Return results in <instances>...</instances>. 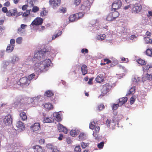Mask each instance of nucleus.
<instances>
[{
  "instance_id": "nucleus-1",
  "label": "nucleus",
  "mask_w": 152,
  "mask_h": 152,
  "mask_svg": "<svg viewBox=\"0 0 152 152\" xmlns=\"http://www.w3.org/2000/svg\"><path fill=\"white\" fill-rule=\"evenodd\" d=\"M51 62L50 59H46L45 60L40 63H37L36 66L37 67L40 71L44 72L47 71L49 66H50Z\"/></svg>"
},
{
  "instance_id": "nucleus-2",
  "label": "nucleus",
  "mask_w": 152,
  "mask_h": 152,
  "mask_svg": "<svg viewBox=\"0 0 152 152\" xmlns=\"http://www.w3.org/2000/svg\"><path fill=\"white\" fill-rule=\"evenodd\" d=\"M91 5V3L89 1H85L81 5L80 9L83 11L84 13H87L90 10Z\"/></svg>"
},
{
  "instance_id": "nucleus-3",
  "label": "nucleus",
  "mask_w": 152,
  "mask_h": 152,
  "mask_svg": "<svg viewBox=\"0 0 152 152\" xmlns=\"http://www.w3.org/2000/svg\"><path fill=\"white\" fill-rule=\"evenodd\" d=\"M46 52V50L45 51L40 50L34 54L33 60L34 61L36 60L37 61V60L40 61L43 59L44 58L45 54Z\"/></svg>"
},
{
  "instance_id": "nucleus-4",
  "label": "nucleus",
  "mask_w": 152,
  "mask_h": 152,
  "mask_svg": "<svg viewBox=\"0 0 152 152\" xmlns=\"http://www.w3.org/2000/svg\"><path fill=\"white\" fill-rule=\"evenodd\" d=\"M112 88V86L109 83H106L104 85L101 89V95L104 96L107 94Z\"/></svg>"
},
{
  "instance_id": "nucleus-5",
  "label": "nucleus",
  "mask_w": 152,
  "mask_h": 152,
  "mask_svg": "<svg viewBox=\"0 0 152 152\" xmlns=\"http://www.w3.org/2000/svg\"><path fill=\"white\" fill-rule=\"evenodd\" d=\"M22 14L23 12H18L17 9L15 8L8 10V12L6 13V15L8 17H13L15 16L18 17L22 15Z\"/></svg>"
},
{
  "instance_id": "nucleus-6",
  "label": "nucleus",
  "mask_w": 152,
  "mask_h": 152,
  "mask_svg": "<svg viewBox=\"0 0 152 152\" xmlns=\"http://www.w3.org/2000/svg\"><path fill=\"white\" fill-rule=\"evenodd\" d=\"M61 0H49V4L50 7L54 9H56L60 5Z\"/></svg>"
},
{
  "instance_id": "nucleus-7",
  "label": "nucleus",
  "mask_w": 152,
  "mask_h": 152,
  "mask_svg": "<svg viewBox=\"0 0 152 152\" xmlns=\"http://www.w3.org/2000/svg\"><path fill=\"white\" fill-rule=\"evenodd\" d=\"M142 9V6L138 3H136L132 5V13H137L139 12Z\"/></svg>"
},
{
  "instance_id": "nucleus-8",
  "label": "nucleus",
  "mask_w": 152,
  "mask_h": 152,
  "mask_svg": "<svg viewBox=\"0 0 152 152\" xmlns=\"http://www.w3.org/2000/svg\"><path fill=\"white\" fill-rule=\"evenodd\" d=\"M122 3L120 0H115L112 4V7L114 11L120 8L121 7Z\"/></svg>"
},
{
  "instance_id": "nucleus-9",
  "label": "nucleus",
  "mask_w": 152,
  "mask_h": 152,
  "mask_svg": "<svg viewBox=\"0 0 152 152\" xmlns=\"http://www.w3.org/2000/svg\"><path fill=\"white\" fill-rule=\"evenodd\" d=\"M19 82L21 86H27L30 83L29 80H28V78L26 77H23L20 78L19 80Z\"/></svg>"
},
{
  "instance_id": "nucleus-10",
  "label": "nucleus",
  "mask_w": 152,
  "mask_h": 152,
  "mask_svg": "<svg viewBox=\"0 0 152 152\" xmlns=\"http://www.w3.org/2000/svg\"><path fill=\"white\" fill-rule=\"evenodd\" d=\"M12 118L11 115H6L4 119V123L6 125H10L12 124Z\"/></svg>"
},
{
  "instance_id": "nucleus-11",
  "label": "nucleus",
  "mask_w": 152,
  "mask_h": 152,
  "mask_svg": "<svg viewBox=\"0 0 152 152\" xmlns=\"http://www.w3.org/2000/svg\"><path fill=\"white\" fill-rule=\"evenodd\" d=\"M116 122L115 120L113 119L112 120L107 119L106 121V124L108 127L112 128L113 129L116 125Z\"/></svg>"
},
{
  "instance_id": "nucleus-12",
  "label": "nucleus",
  "mask_w": 152,
  "mask_h": 152,
  "mask_svg": "<svg viewBox=\"0 0 152 152\" xmlns=\"http://www.w3.org/2000/svg\"><path fill=\"white\" fill-rule=\"evenodd\" d=\"M43 20L40 18H37L34 20L32 23L33 25H41L43 23Z\"/></svg>"
},
{
  "instance_id": "nucleus-13",
  "label": "nucleus",
  "mask_w": 152,
  "mask_h": 152,
  "mask_svg": "<svg viewBox=\"0 0 152 152\" xmlns=\"http://www.w3.org/2000/svg\"><path fill=\"white\" fill-rule=\"evenodd\" d=\"M32 148L35 150L36 152H45L44 148L40 145H37L33 146Z\"/></svg>"
},
{
  "instance_id": "nucleus-14",
  "label": "nucleus",
  "mask_w": 152,
  "mask_h": 152,
  "mask_svg": "<svg viewBox=\"0 0 152 152\" xmlns=\"http://www.w3.org/2000/svg\"><path fill=\"white\" fill-rule=\"evenodd\" d=\"M58 128L59 131L60 132H63L65 134H67V133L68 130L66 127L60 124H58Z\"/></svg>"
},
{
  "instance_id": "nucleus-15",
  "label": "nucleus",
  "mask_w": 152,
  "mask_h": 152,
  "mask_svg": "<svg viewBox=\"0 0 152 152\" xmlns=\"http://www.w3.org/2000/svg\"><path fill=\"white\" fill-rule=\"evenodd\" d=\"M43 106L46 111H49L53 109V105L50 103H45Z\"/></svg>"
},
{
  "instance_id": "nucleus-16",
  "label": "nucleus",
  "mask_w": 152,
  "mask_h": 152,
  "mask_svg": "<svg viewBox=\"0 0 152 152\" xmlns=\"http://www.w3.org/2000/svg\"><path fill=\"white\" fill-rule=\"evenodd\" d=\"M30 128L34 132L37 131L40 128V124L39 123H35L31 126Z\"/></svg>"
},
{
  "instance_id": "nucleus-17",
  "label": "nucleus",
  "mask_w": 152,
  "mask_h": 152,
  "mask_svg": "<svg viewBox=\"0 0 152 152\" xmlns=\"http://www.w3.org/2000/svg\"><path fill=\"white\" fill-rule=\"evenodd\" d=\"M94 130L93 132V136L95 137L96 139L98 137V134L100 130V127L99 126H96L95 127L94 129Z\"/></svg>"
},
{
  "instance_id": "nucleus-18",
  "label": "nucleus",
  "mask_w": 152,
  "mask_h": 152,
  "mask_svg": "<svg viewBox=\"0 0 152 152\" xmlns=\"http://www.w3.org/2000/svg\"><path fill=\"white\" fill-rule=\"evenodd\" d=\"M142 80L143 81L148 80L149 81H152V75L147 73L145 76L142 77Z\"/></svg>"
},
{
  "instance_id": "nucleus-19",
  "label": "nucleus",
  "mask_w": 152,
  "mask_h": 152,
  "mask_svg": "<svg viewBox=\"0 0 152 152\" xmlns=\"http://www.w3.org/2000/svg\"><path fill=\"white\" fill-rule=\"evenodd\" d=\"M16 125L19 129L23 130L25 129L24 124L20 121H18L16 124Z\"/></svg>"
},
{
  "instance_id": "nucleus-20",
  "label": "nucleus",
  "mask_w": 152,
  "mask_h": 152,
  "mask_svg": "<svg viewBox=\"0 0 152 152\" xmlns=\"http://www.w3.org/2000/svg\"><path fill=\"white\" fill-rule=\"evenodd\" d=\"M96 81L99 83H101L104 80V76L103 74L98 75L96 79Z\"/></svg>"
},
{
  "instance_id": "nucleus-21",
  "label": "nucleus",
  "mask_w": 152,
  "mask_h": 152,
  "mask_svg": "<svg viewBox=\"0 0 152 152\" xmlns=\"http://www.w3.org/2000/svg\"><path fill=\"white\" fill-rule=\"evenodd\" d=\"M53 117L56 120L58 121H60L61 120V115L58 113H53Z\"/></svg>"
},
{
  "instance_id": "nucleus-22",
  "label": "nucleus",
  "mask_w": 152,
  "mask_h": 152,
  "mask_svg": "<svg viewBox=\"0 0 152 152\" xmlns=\"http://www.w3.org/2000/svg\"><path fill=\"white\" fill-rule=\"evenodd\" d=\"M15 46V45L9 44L7 46L6 51L8 53L11 52L13 50Z\"/></svg>"
},
{
  "instance_id": "nucleus-23",
  "label": "nucleus",
  "mask_w": 152,
  "mask_h": 152,
  "mask_svg": "<svg viewBox=\"0 0 152 152\" xmlns=\"http://www.w3.org/2000/svg\"><path fill=\"white\" fill-rule=\"evenodd\" d=\"M81 71L82 74L83 75H85L87 73V66L84 64L82 65L81 67Z\"/></svg>"
},
{
  "instance_id": "nucleus-24",
  "label": "nucleus",
  "mask_w": 152,
  "mask_h": 152,
  "mask_svg": "<svg viewBox=\"0 0 152 152\" xmlns=\"http://www.w3.org/2000/svg\"><path fill=\"white\" fill-rule=\"evenodd\" d=\"M127 97H123L119 99V104L121 105H122L126 102L127 101Z\"/></svg>"
},
{
  "instance_id": "nucleus-25",
  "label": "nucleus",
  "mask_w": 152,
  "mask_h": 152,
  "mask_svg": "<svg viewBox=\"0 0 152 152\" xmlns=\"http://www.w3.org/2000/svg\"><path fill=\"white\" fill-rule=\"evenodd\" d=\"M23 100L25 102V103L26 104H33L32 98H25L23 99Z\"/></svg>"
},
{
  "instance_id": "nucleus-26",
  "label": "nucleus",
  "mask_w": 152,
  "mask_h": 152,
  "mask_svg": "<svg viewBox=\"0 0 152 152\" xmlns=\"http://www.w3.org/2000/svg\"><path fill=\"white\" fill-rule=\"evenodd\" d=\"M54 120L50 117H45L43 119V122L44 123H51Z\"/></svg>"
},
{
  "instance_id": "nucleus-27",
  "label": "nucleus",
  "mask_w": 152,
  "mask_h": 152,
  "mask_svg": "<svg viewBox=\"0 0 152 152\" xmlns=\"http://www.w3.org/2000/svg\"><path fill=\"white\" fill-rule=\"evenodd\" d=\"M20 116L21 119L23 121H25L27 119V117L26 113L22 112L20 113Z\"/></svg>"
},
{
  "instance_id": "nucleus-28",
  "label": "nucleus",
  "mask_w": 152,
  "mask_h": 152,
  "mask_svg": "<svg viewBox=\"0 0 152 152\" xmlns=\"http://www.w3.org/2000/svg\"><path fill=\"white\" fill-rule=\"evenodd\" d=\"M69 21L71 22L77 20L75 14L71 15L69 17Z\"/></svg>"
},
{
  "instance_id": "nucleus-29",
  "label": "nucleus",
  "mask_w": 152,
  "mask_h": 152,
  "mask_svg": "<svg viewBox=\"0 0 152 152\" xmlns=\"http://www.w3.org/2000/svg\"><path fill=\"white\" fill-rule=\"evenodd\" d=\"M48 12L45 10V8H44L43 10L40 12V15L42 17H43L46 16L48 14Z\"/></svg>"
},
{
  "instance_id": "nucleus-30",
  "label": "nucleus",
  "mask_w": 152,
  "mask_h": 152,
  "mask_svg": "<svg viewBox=\"0 0 152 152\" xmlns=\"http://www.w3.org/2000/svg\"><path fill=\"white\" fill-rule=\"evenodd\" d=\"M53 93L50 90L46 91L45 94V95L48 97H50L53 95Z\"/></svg>"
},
{
  "instance_id": "nucleus-31",
  "label": "nucleus",
  "mask_w": 152,
  "mask_h": 152,
  "mask_svg": "<svg viewBox=\"0 0 152 152\" xmlns=\"http://www.w3.org/2000/svg\"><path fill=\"white\" fill-rule=\"evenodd\" d=\"M135 87L134 86L132 87L129 90L128 92L126 94V95H129L131 94H133L135 92Z\"/></svg>"
},
{
  "instance_id": "nucleus-32",
  "label": "nucleus",
  "mask_w": 152,
  "mask_h": 152,
  "mask_svg": "<svg viewBox=\"0 0 152 152\" xmlns=\"http://www.w3.org/2000/svg\"><path fill=\"white\" fill-rule=\"evenodd\" d=\"M106 37V35L104 34L99 35L97 37V39L99 40H103Z\"/></svg>"
},
{
  "instance_id": "nucleus-33",
  "label": "nucleus",
  "mask_w": 152,
  "mask_h": 152,
  "mask_svg": "<svg viewBox=\"0 0 152 152\" xmlns=\"http://www.w3.org/2000/svg\"><path fill=\"white\" fill-rule=\"evenodd\" d=\"M106 20L109 21H111L114 20L110 13L107 16Z\"/></svg>"
},
{
  "instance_id": "nucleus-34",
  "label": "nucleus",
  "mask_w": 152,
  "mask_h": 152,
  "mask_svg": "<svg viewBox=\"0 0 152 152\" xmlns=\"http://www.w3.org/2000/svg\"><path fill=\"white\" fill-rule=\"evenodd\" d=\"M112 15L114 19L115 20V18L118 17L119 15V13L117 11H115L113 12L110 13Z\"/></svg>"
},
{
  "instance_id": "nucleus-35",
  "label": "nucleus",
  "mask_w": 152,
  "mask_h": 152,
  "mask_svg": "<svg viewBox=\"0 0 152 152\" xmlns=\"http://www.w3.org/2000/svg\"><path fill=\"white\" fill-rule=\"evenodd\" d=\"M31 11V9H30L28 10H27L23 13V14L22 15V16L23 17H27L30 14V12Z\"/></svg>"
},
{
  "instance_id": "nucleus-36",
  "label": "nucleus",
  "mask_w": 152,
  "mask_h": 152,
  "mask_svg": "<svg viewBox=\"0 0 152 152\" xmlns=\"http://www.w3.org/2000/svg\"><path fill=\"white\" fill-rule=\"evenodd\" d=\"M40 97L39 96L35 97L32 98L33 104L38 103Z\"/></svg>"
},
{
  "instance_id": "nucleus-37",
  "label": "nucleus",
  "mask_w": 152,
  "mask_h": 152,
  "mask_svg": "<svg viewBox=\"0 0 152 152\" xmlns=\"http://www.w3.org/2000/svg\"><path fill=\"white\" fill-rule=\"evenodd\" d=\"M19 58L16 56H13L11 59V62L14 63L16 61H17L19 60Z\"/></svg>"
},
{
  "instance_id": "nucleus-38",
  "label": "nucleus",
  "mask_w": 152,
  "mask_h": 152,
  "mask_svg": "<svg viewBox=\"0 0 152 152\" xmlns=\"http://www.w3.org/2000/svg\"><path fill=\"white\" fill-rule=\"evenodd\" d=\"M75 15L77 20L81 18L83 16V13L81 12L75 14Z\"/></svg>"
},
{
  "instance_id": "nucleus-39",
  "label": "nucleus",
  "mask_w": 152,
  "mask_h": 152,
  "mask_svg": "<svg viewBox=\"0 0 152 152\" xmlns=\"http://www.w3.org/2000/svg\"><path fill=\"white\" fill-rule=\"evenodd\" d=\"M86 135L83 133H81L79 136V138L80 140H83L86 138Z\"/></svg>"
},
{
  "instance_id": "nucleus-40",
  "label": "nucleus",
  "mask_w": 152,
  "mask_h": 152,
  "mask_svg": "<svg viewBox=\"0 0 152 152\" xmlns=\"http://www.w3.org/2000/svg\"><path fill=\"white\" fill-rule=\"evenodd\" d=\"M144 39L146 43L152 44V40L149 37H145Z\"/></svg>"
},
{
  "instance_id": "nucleus-41",
  "label": "nucleus",
  "mask_w": 152,
  "mask_h": 152,
  "mask_svg": "<svg viewBox=\"0 0 152 152\" xmlns=\"http://www.w3.org/2000/svg\"><path fill=\"white\" fill-rule=\"evenodd\" d=\"M146 53L147 55L149 56H151L152 55V49H148L146 51Z\"/></svg>"
},
{
  "instance_id": "nucleus-42",
  "label": "nucleus",
  "mask_w": 152,
  "mask_h": 152,
  "mask_svg": "<svg viewBox=\"0 0 152 152\" xmlns=\"http://www.w3.org/2000/svg\"><path fill=\"white\" fill-rule=\"evenodd\" d=\"M61 34H62L61 31H58V33L56 35H55L53 36L52 39L53 40L55 39L56 37H59V36H60V35H61Z\"/></svg>"
},
{
  "instance_id": "nucleus-43",
  "label": "nucleus",
  "mask_w": 152,
  "mask_h": 152,
  "mask_svg": "<svg viewBox=\"0 0 152 152\" xmlns=\"http://www.w3.org/2000/svg\"><path fill=\"white\" fill-rule=\"evenodd\" d=\"M70 135L72 137L75 136L77 134V132L75 130H72L70 132Z\"/></svg>"
},
{
  "instance_id": "nucleus-44",
  "label": "nucleus",
  "mask_w": 152,
  "mask_h": 152,
  "mask_svg": "<svg viewBox=\"0 0 152 152\" xmlns=\"http://www.w3.org/2000/svg\"><path fill=\"white\" fill-rule=\"evenodd\" d=\"M39 10V8L37 6H33L31 11L34 12L35 13L38 12Z\"/></svg>"
},
{
  "instance_id": "nucleus-45",
  "label": "nucleus",
  "mask_w": 152,
  "mask_h": 152,
  "mask_svg": "<svg viewBox=\"0 0 152 152\" xmlns=\"http://www.w3.org/2000/svg\"><path fill=\"white\" fill-rule=\"evenodd\" d=\"M137 62L141 65H145L146 64L145 61L144 60L141 59H139L137 60Z\"/></svg>"
},
{
  "instance_id": "nucleus-46",
  "label": "nucleus",
  "mask_w": 152,
  "mask_h": 152,
  "mask_svg": "<svg viewBox=\"0 0 152 152\" xmlns=\"http://www.w3.org/2000/svg\"><path fill=\"white\" fill-rule=\"evenodd\" d=\"M35 76V75L34 74H32L31 75H29L28 76V80H29L30 82V81L32 80H34L36 78H35L34 77Z\"/></svg>"
},
{
  "instance_id": "nucleus-47",
  "label": "nucleus",
  "mask_w": 152,
  "mask_h": 152,
  "mask_svg": "<svg viewBox=\"0 0 152 152\" xmlns=\"http://www.w3.org/2000/svg\"><path fill=\"white\" fill-rule=\"evenodd\" d=\"M95 123L94 121L90 123L89 124V127L90 129H94L95 127Z\"/></svg>"
},
{
  "instance_id": "nucleus-48",
  "label": "nucleus",
  "mask_w": 152,
  "mask_h": 152,
  "mask_svg": "<svg viewBox=\"0 0 152 152\" xmlns=\"http://www.w3.org/2000/svg\"><path fill=\"white\" fill-rule=\"evenodd\" d=\"M104 142H102L98 144L97 147L99 149H102L104 145Z\"/></svg>"
},
{
  "instance_id": "nucleus-49",
  "label": "nucleus",
  "mask_w": 152,
  "mask_h": 152,
  "mask_svg": "<svg viewBox=\"0 0 152 152\" xmlns=\"http://www.w3.org/2000/svg\"><path fill=\"white\" fill-rule=\"evenodd\" d=\"M81 151V149L80 146L78 145L75 147L74 150L75 152H80Z\"/></svg>"
},
{
  "instance_id": "nucleus-50",
  "label": "nucleus",
  "mask_w": 152,
  "mask_h": 152,
  "mask_svg": "<svg viewBox=\"0 0 152 152\" xmlns=\"http://www.w3.org/2000/svg\"><path fill=\"white\" fill-rule=\"evenodd\" d=\"M22 41V38L21 37H19L16 39V42L18 44H20Z\"/></svg>"
},
{
  "instance_id": "nucleus-51",
  "label": "nucleus",
  "mask_w": 152,
  "mask_h": 152,
  "mask_svg": "<svg viewBox=\"0 0 152 152\" xmlns=\"http://www.w3.org/2000/svg\"><path fill=\"white\" fill-rule=\"evenodd\" d=\"M81 2V0H74V4L76 6L79 5Z\"/></svg>"
},
{
  "instance_id": "nucleus-52",
  "label": "nucleus",
  "mask_w": 152,
  "mask_h": 152,
  "mask_svg": "<svg viewBox=\"0 0 152 152\" xmlns=\"http://www.w3.org/2000/svg\"><path fill=\"white\" fill-rule=\"evenodd\" d=\"M104 108V106L103 104H102L98 106V110L99 111H101Z\"/></svg>"
},
{
  "instance_id": "nucleus-53",
  "label": "nucleus",
  "mask_w": 152,
  "mask_h": 152,
  "mask_svg": "<svg viewBox=\"0 0 152 152\" xmlns=\"http://www.w3.org/2000/svg\"><path fill=\"white\" fill-rule=\"evenodd\" d=\"M88 145V144L85 143L83 142H82L81 144V147L83 148H85Z\"/></svg>"
},
{
  "instance_id": "nucleus-54",
  "label": "nucleus",
  "mask_w": 152,
  "mask_h": 152,
  "mask_svg": "<svg viewBox=\"0 0 152 152\" xmlns=\"http://www.w3.org/2000/svg\"><path fill=\"white\" fill-rule=\"evenodd\" d=\"M60 10L61 12L65 13L66 11V9L65 7H61L60 8Z\"/></svg>"
},
{
  "instance_id": "nucleus-55",
  "label": "nucleus",
  "mask_w": 152,
  "mask_h": 152,
  "mask_svg": "<svg viewBox=\"0 0 152 152\" xmlns=\"http://www.w3.org/2000/svg\"><path fill=\"white\" fill-rule=\"evenodd\" d=\"M119 106L118 104H114L112 107V109L114 110H116Z\"/></svg>"
},
{
  "instance_id": "nucleus-56",
  "label": "nucleus",
  "mask_w": 152,
  "mask_h": 152,
  "mask_svg": "<svg viewBox=\"0 0 152 152\" xmlns=\"http://www.w3.org/2000/svg\"><path fill=\"white\" fill-rule=\"evenodd\" d=\"M103 60L104 62H106V64H109L111 62V61L108 58H104Z\"/></svg>"
},
{
  "instance_id": "nucleus-57",
  "label": "nucleus",
  "mask_w": 152,
  "mask_h": 152,
  "mask_svg": "<svg viewBox=\"0 0 152 152\" xmlns=\"http://www.w3.org/2000/svg\"><path fill=\"white\" fill-rule=\"evenodd\" d=\"M23 29L21 28H19L18 30V33L20 34H21L23 33Z\"/></svg>"
},
{
  "instance_id": "nucleus-58",
  "label": "nucleus",
  "mask_w": 152,
  "mask_h": 152,
  "mask_svg": "<svg viewBox=\"0 0 152 152\" xmlns=\"http://www.w3.org/2000/svg\"><path fill=\"white\" fill-rule=\"evenodd\" d=\"M1 10L4 13H7V12H8L7 9L6 7H2Z\"/></svg>"
},
{
  "instance_id": "nucleus-59",
  "label": "nucleus",
  "mask_w": 152,
  "mask_h": 152,
  "mask_svg": "<svg viewBox=\"0 0 152 152\" xmlns=\"http://www.w3.org/2000/svg\"><path fill=\"white\" fill-rule=\"evenodd\" d=\"M81 52L82 53H87L88 52V50L87 49H82L81 50Z\"/></svg>"
},
{
  "instance_id": "nucleus-60",
  "label": "nucleus",
  "mask_w": 152,
  "mask_h": 152,
  "mask_svg": "<svg viewBox=\"0 0 152 152\" xmlns=\"http://www.w3.org/2000/svg\"><path fill=\"white\" fill-rule=\"evenodd\" d=\"M28 7V5L25 4L23 5L22 7V10L23 11L26 10L27 8V7Z\"/></svg>"
},
{
  "instance_id": "nucleus-61",
  "label": "nucleus",
  "mask_w": 152,
  "mask_h": 152,
  "mask_svg": "<svg viewBox=\"0 0 152 152\" xmlns=\"http://www.w3.org/2000/svg\"><path fill=\"white\" fill-rule=\"evenodd\" d=\"M135 99L133 97L131 98L130 99V102L131 104H133L135 102Z\"/></svg>"
},
{
  "instance_id": "nucleus-62",
  "label": "nucleus",
  "mask_w": 152,
  "mask_h": 152,
  "mask_svg": "<svg viewBox=\"0 0 152 152\" xmlns=\"http://www.w3.org/2000/svg\"><path fill=\"white\" fill-rule=\"evenodd\" d=\"M47 147L49 149H53V146L51 144H48L46 145Z\"/></svg>"
},
{
  "instance_id": "nucleus-63",
  "label": "nucleus",
  "mask_w": 152,
  "mask_h": 152,
  "mask_svg": "<svg viewBox=\"0 0 152 152\" xmlns=\"http://www.w3.org/2000/svg\"><path fill=\"white\" fill-rule=\"evenodd\" d=\"M94 78L92 77L89 79V80L88 82V83L89 85H91L93 84L92 80H93Z\"/></svg>"
},
{
  "instance_id": "nucleus-64",
  "label": "nucleus",
  "mask_w": 152,
  "mask_h": 152,
  "mask_svg": "<svg viewBox=\"0 0 152 152\" xmlns=\"http://www.w3.org/2000/svg\"><path fill=\"white\" fill-rule=\"evenodd\" d=\"M45 142V140L43 139H42L40 140L39 142V143L41 145L43 144H44Z\"/></svg>"
}]
</instances>
